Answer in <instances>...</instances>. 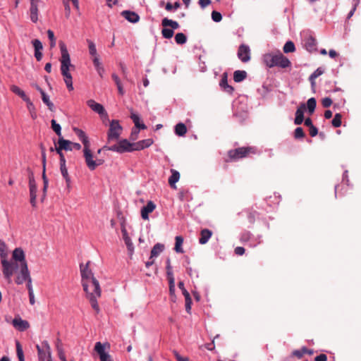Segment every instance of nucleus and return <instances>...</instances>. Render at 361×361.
I'll list each match as a JSON object with an SVG mask.
<instances>
[{"mask_svg":"<svg viewBox=\"0 0 361 361\" xmlns=\"http://www.w3.org/2000/svg\"><path fill=\"white\" fill-rule=\"evenodd\" d=\"M90 264V262H87L85 266L80 264L82 285L92 307L98 313L99 307L97 298L101 297V288L99 281L94 278L91 269H89Z\"/></svg>","mask_w":361,"mask_h":361,"instance_id":"obj_1","label":"nucleus"},{"mask_svg":"<svg viewBox=\"0 0 361 361\" xmlns=\"http://www.w3.org/2000/svg\"><path fill=\"white\" fill-rule=\"evenodd\" d=\"M263 61L264 64L269 68L278 66L282 68H286L290 66V61L289 59L283 56L280 51L277 54L269 53L263 56Z\"/></svg>","mask_w":361,"mask_h":361,"instance_id":"obj_2","label":"nucleus"},{"mask_svg":"<svg viewBox=\"0 0 361 361\" xmlns=\"http://www.w3.org/2000/svg\"><path fill=\"white\" fill-rule=\"evenodd\" d=\"M0 256L1 258L3 274L8 282H10L11 276L14 272L18 269H20L19 262L14 261L13 259L11 261H8L6 259V254L4 252V250L2 248H0Z\"/></svg>","mask_w":361,"mask_h":361,"instance_id":"obj_3","label":"nucleus"},{"mask_svg":"<svg viewBox=\"0 0 361 361\" xmlns=\"http://www.w3.org/2000/svg\"><path fill=\"white\" fill-rule=\"evenodd\" d=\"M257 149L254 147H242L233 149H230L228 152V161H235L240 159L246 158L251 154H255Z\"/></svg>","mask_w":361,"mask_h":361,"instance_id":"obj_4","label":"nucleus"},{"mask_svg":"<svg viewBox=\"0 0 361 361\" xmlns=\"http://www.w3.org/2000/svg\"><path fill=\"white\" fill-rule=\"evenodd\" d=\"M134 143L135 142L131 143L126 139H124V140L119 141L117 144H115L112 146H110V147L104 146L103 147V149L113 151V152H116L118 153H123L126 152H133V151L137 150L135 149V147L134 146Z\"/></svg>","mask_w":361,"mask_h":361,"instance_id":"obj_5","label":"nucleus"},{"mask_svg":"<svg viewBox=\"0 0 361 361\" xmlns=\"http://www.w3.org/2000/svg\"><path fill=\"white\" fill-rule=\"evenodd\" d=\"M83 156L85 164L90 171H94L97 166L104 162L102 159H94V156L90 149V147H83Z\"/></svg>","mask_w":361,"mask_h":361,"instance_id":"obj_6","label":"nucleus"},{"mask_svg":"<svg viewBox=\"0 0 361 361\" xmlns=\"http://www.w3.org/2000/svg\"><path fill=\"white\" fill-rule=\"evenodd\" d=\"M28 173V179H29V189H30V204L33 207H36L37 202V185L35 183L34 173L30 169H27Z\"/></svg>","mask_w":361,"mask_h":361,"instance_id":"obj_7","label":"nucleus"},{"mask_svg":"<svg viewBox=\"0 0 361 361\" xmlns=\"http://www.w3.org/2000/svg\"><path fill=\"white\" fill-rule=\"evenodd\" d=\"M12 259L19 262L20 272L28 269L24 251L20 247L16 248L12 253Z\"/></svg>","mask_w":361,"mask_h":361,"instance_id":"obj_8","label":"nucleus"},{"mask_svg":"<svg viewBox=\"0 0 361 361\" xmlns=\"http://www.w3.org/2000/svg\"><path fill=\"white\" fill-rule=\"evenodd\" d=\"M122 127L117 120H113L108 131V142L118 140L122 132Z\"/></svg>","mask_w":361,"mask_h":361,"instance_id":"obj_9","label":"nucleus"},{"mask_svg":"<svg viewBox=\"0 0 361 361\" xmlns=\"http://www.w3.org/2000/svg\"><path fill=\"white\" fill-rule=\"evenodd\" d=\"M72 142L68 140H65L63 137H59L58 140V147H56V151L60 157V163L66 162L65 157L62 152V150L71 151L73 148L71 147Z\"/></svg>","mask_w":361,"mask_h":361,"instance_id":"obj_10","label":"nucleus"},{"mask_svg":"<svg viewBox=\"0 0 361 361\" xmlns=\"http://www.w3.org/2000/svg\"><path fill=\"white\" fill-rule=\"evenodd\" d=\"M71 68H73V69L74 68V66L71 63L67 64V65H61V75L63 77V80L66 85L67 88L70 91L73 90V78H72V75L70 73V71Z\"/></svg>","mask_w":361,"mask_h":361,"instance_id":"obj_11","label":"nucleus"},{"mask_svg":"<svg viewBox=\"0 0 361 361\" xmlns=\"http://www.w3.org/2000/svg\"><path fill=\"white\" fill-rule=\"evenodd\" d=\"M42 348L37 345L36 348L38 353L39 361H51L50 346L47 341H43Z\"/></svg>","mask_w":361,"mask_h":361,"instance_id":"obj_12","label":"nucleus"},{"mask_svg":"<svg viewBox=\"0 0 361 361\" xmlns=\"http://www.w3.org/2000/svg\"><path fill=\"white\" fill-rule=\"evenodd\" d=\"M25 281H27V288L28 293L33 291L32 286V279L30 274L29 269L20 272V275L16 277V283L17 284H23Z\"/></svg>","mask_w":361,"mask_h":361,"instance_id":"obj_13","label":"nucleus"},{"mask_svg":"<svg viewBox=\"0 0 361 361\" xmlns=\"http://www.w3.org/2000/svg\"><path fill=\"white\" fill-rule=\"evenodd\" d=\"M94 350L99 355L100 361H114L111 356L105 352V346L100 342H97L94 345Z\"/></svg>","mask_w":361,"mask_h":361,"instance_id":"obj_14","label":"nucleus"},{"mask_svg":"<svg viewBox=\"0 0 361 361\" xmlns=\"http://www.w3.org/2000/svg\"><path fill=\"white\" fill-rule=\"evenodd\" d=\"M238 58L243 62H247L250 59V50L248 46L241 44L238 51Z\"/></svg>","mask_w":361,"mask_h":361,"instance_id":"obj_15","label":"nucleus"},{"mask_svg":"<svg viewBox=\"0 0 361 361\" xmlns=\"http://www.w3.org/2000/svg\"><path fill=\"white\" fill-rule=\"evenodd\" d=\"M40 0H30V18L32 23L38 20V4Z\"/></svg>","mask_w":361,"mask_h":361,"instance_id":"obj_16","label":"nucleus"},{"mask_svg":"<svg viewBox=\"0 0 361 361\" xmlns=\"http://www.w3.org/2000/svg\"><path fill=\"white\" fill-rule=\"evenodd\" d=\"M59 47L61 54V58L60 59L61 65L71 64L70 55L63 42L61 41L59 42Z\"/></svg>","mask_w":361,"mask_h":361,"instance_id":"obj_17","label":"nucleus"},{"mask_svg":"<svg viewBox=\"0 0 361 361\" xmlns=\"http://www.w3.org/2000/svg\"><path fill=\"white\" fill-rule=\"evenodd\" d=\"M87 104L92 111L97 112L99 115H103V114L106 115V113L105 111L104 106L102 104L96 102L94 100H93V99L88 100L87 102Z\"/></svg>","mask_w":361,"mask_h":361,"instance_id":"obj_18","label":"nucleus"},{"mask_svg":"<svg viewBox=\"0 0 361 361\" xmlns=\"http://www.w3.org/2000/svg\"><path fill=\"white\" fill-rule=\"evenodd\" d=\"M156 208V204L152 201H149L147 204L141 209V216L143 219L147 220L149 218V214L152 212Z\"/></svg>","mask_w":361,"mask_h":361,"instance_id":"obj_19","label":"nucleus"},{"mask_svg":"<svg viewBox=\"0 0 361 361\" xmlns=\"http://www.w3.org/2000/svg\"><path fill=\"white\" fill-rule=\"evenodd\" d=\"M306 109V106L305 104H301L300 106L297 109L295 112V118L294 120V123L295 125H300L304 120V111Z\"/></svg>","mask_w":361,"mask_h":361,"instance_id":"obj_20","label":"nucleus"},{"mask_svg":"<svg viewBox=\"0 0 361 361\" xmlns=\"http://www.w3.org/2000/svg\"><path fill=\"white\" fill-rule=\"evenodd\" d=\"M73 131L82 142L84 147H90V142L83 130L78 128H73Z\"/></svg>","mask_w":361,"mask_h":361,"instance_id":"obj_21","label":"nucleus"},{"mask_svg":"<svg viewBox=\"0 0 361 361\" xmlns=\"http://www.w3.org/2000/svg\"><path fill=\"white\" fill-rule=\"evenodd\" d=\"M33 47L35 48V56L37 59V61H39L42 59V53L41 51L43 49V46L42 42L39 39H34L32 42Z\"/></svg>","mask_w":361,"mask_h":361,"instance_id":"obj_22","label":"nucleus"},{"mask_svg":"<svg viewBox=\"0 0 361 361\" xmlns=\"http://www.w3.org/2000/svg\"><path fill=\"white\" fill-rule=\"evenodd\" d=\"M12 324L15 328L21 331L29 328V323L25 320H23L21 318H15Z\"/></svg>","mask_w":361,"mask_h":361,"instance_id":"obj_23","label":"nucleus"},{"mask_svg":"<svg viewBox=\"0 0 361 361\" xmlns=\"http://www.w3.org/2000/svg\"><path fill=\"white\" fill-rule=\"evenodd\" d=\"M121 16L123 18H125L127 20L133 23H137L140 20L139 16L136 13L130 11H122Z\"/></svg>","mask_w":361,"mask_h":361,"instance_id":"obj_24","label":"nucleus"},{"mask_svg":"<svg viewBox=\"0 0 361 361\" xmlns=\"http://www.w3.org/2000/svg\"><path fill=\"white\" fill-rule=\"evenodd\" d=\"M212 231L207 229V228H204L200 232V238L199 239V243L202 245H204L206 244L209 238L212 237Z\"/></svg>","mask_w":361,"mask_h":361,"instance_id":"obj_25","label":"nucleus"},{"mask_svg":"<svg viewBox=\"0 0 361 361\" xmlns=\"http://www.w3.org/2000/svg\"><path fill=\"white\" fill-rule=\"evenodd\" d=\"M171 176L169 178V184L172 188L176 189V183L180 179V173L174 169L171 170Z\"/></svg>","mask_w":361,"mask_h":361,"instance_id":"obj_26","label":"nucleus"},{"mask_svg":"<svg viewBox=\"0 0 361 361\" xmlns=\"http://www.w3.org/2000/svg\"><path fill=\"white\" fill-rule=\"evenodd\" d=\"M220 86L227 93L231 94L234 91V88L228 84L226 73L224 74L220 81Z\"/></svg>","mask_w":361,"mask_h":361,"instance_id":"obj_27","label":"nucleus"},{"mask_svg":"<svg viewBox=\"0 0 361 361\" xmlns=\"http://www.w3.org/2000/svg\"><path fill=\"white\" fill-rule=\"evenodd\" d=\"M316 39L313 37L309 36L305 39V47L308 51L312 52L316 50Z\"/></svg>","mask_w":361,"mask_h":361,"instance_id":"obj_28","label":"nucleus"},{"mask_svg":"<svg viewBox=\"0 0 361 361\" xmlns=\"http://www.w3.org/2000/svg\"><path fill=\"white\" fill-rule=\"evenodd\" d=\"M161 25L163 27H170L173 30L179 28L180 25L177 21L165 18L162 20Z\"/></svg>","mask_w":361,"mask_h":361,"instance_id":"obj_29","label":"nucleus"},{"mask_svg":"<svg viewBox=\"0 0 361 361\" xmlns=\"http://www.w3.org/2000/svg\"><path fill=\"white\" fill-rule=\"evenodd\" d=\"M10 90L12 92L19 96L23 100H27V96L23 90H22L19 87L15 85H12L10 87Z\"/></svg>","mask_w":361,"mask_h":361,"instance_id":"obj_30","label":"nucleus"},{"mask_svg":"<svg viewBox=\"0 0 361 361\" xmlns=\"http://www.w3.org/2000/svg\"><path fill=\"white\" fill-rule=\"evenodd\" d=\"M121 232L123 233V240L125 241V243H126L128 249L130 251H132L133 249V243L131 242V240H130V237L128 235L126 229V228L124 226H122Z\"/></svg>","mask_w":361,"mask_h":361,"instance_id":"obj_31","label":"nucleus"},{"mask_svg":"<svg viewBox=\"0 0 361 361\" xmlns=\"http://www.w3.org/2000/svg\"><path fill=\"white\" fill-rule=\"evenodd\" d=\"M130 118L135 124V127L137 128L145 129L146 128L145 125L140 122V118L138 114L132 112Z\"/></svg>","mask_w":361,"mask_h":361,"instance_id":"obj_32","label":"nucleus"},{"mask_svg":"<svg viewBox=\"0 0 361 361\" xmlns=\"http://www.w3.org/2000/svg\"><path fill=\"white\" fill-rule=\"evenodd\" d=\"M158 255V243L155 244L154 247H152V250L151 251V256L149 259V260L145 263L146 267H148L150 265H152L154 262V258L156 257Z\"/></svg>","mask_w":361,"mask_h":361,"instance_id":"obj_33","label":"nucleus"},{"mask_svg":"<svg viewBox=\"0 0 361 361\" xmlns=\"http://www.w3.org/2000/svg\"><path fill=\"white\" fill-rule=\"evenodd\" d=\"M111 78L114 81L115 84L116 85V87L118 88V91L120 95H123L124 94V89L123 87V85L121 83V81L118 76L116 73H113L111 75Z\"/></svg>","mask_w":361,"mask_h":361,"instance_id":"obj_34","label":"nucleus"},{"mask_svg":"<svg viewBox=\"0 0 361 361\" xmlns=\"http://www.w3.org/2000/svg\"><path fill=\"white\" fill-rule=\"evenodd\" d=\"M247 77V73L245 71H235L233 73V80L236 82H240Z\"/></svg>","mask_w":361,"mask_h":361,"instance_id":"obj_35","label":"nucleus"},{"mask_svg":"<svg viewBox=\"0 0 361 361\" xmlns=\"http://www.w3.org/2000/svg\"><path fill=\"white\" fill-rule=\"evenodd\" d=\"M60 170L63 177L65 178L67 185L69 186L71 178L68 173V169L66 166V162L60 163Z\"/></svg>","mask_w":361,"mask_h":361,"instance_id":"obj_36","label":"nucleus"},{"mask_svg":"<svg viewBox=\"0 0 361 361\" xmlns=\"http://www.w3.org/2000/svg\"><path fill=\"white\" fill-rule=\"evenodd\" d=\"M41 94L42 99L43 102L47 106L48 109L51 111H54V104L50 101L49 96L45 93L44 91H43Z\"/></svg>","mask_w":361,"mask_h":361,"instance_id":"obj_37","label":"nucleus"},{"mask_svg":"<svg viewBox=\"0 0 361 361\" xmlns=\"http://www.w3.org/2000/svg\"><path fill=\"white\" fill-rule=\"evenodd\" d=\"M187 133V128L183 123H179L175 126V133L178 136H183Z\"/></svg>","mask_w":361,"mask_h":361,"instance_id":"obj_38","label":"nucleus"},{"mask_svg":"<svg viewBox=\"0 0 361 361\" xmlns=\"http://www.w3.org/2000/svg\"><path fill=\"white\" fill-rule=\"evenodd\" d=\"M151 144H152L151 140L147 139V140H143L135 142L134 146L135 147L136 149L141 150L145 147L150 146Z\"/></svg>","mask_w":361,"mask_h":361,"instance_id":"obj_39","label":"nucleus"},{"mask_svg":"<svg viewBox=\"0 0 361 361\" xmlns=\"http://www.w3.org/2000/svg\"><path fill=\"white\" fill-rule=\"evenodd\" d=\"M183 243V238L180 235L176 237V243H175V247L174 250L176 252L178 253H183V250L182 248V245Z\"/></svg>","mask_w":361,"mask_h":361,"instance_id":"obj_40","label":"nucleus"},{"mask_svg":"<svg viewBox=\"0 0 361 361\" xmlns=\"http://www.w3.org/2000/svg\"><path fill=\"white\" fill-rule=\"evenodd\" d=\"M316 105H317V102H316L315 98L312 97L307 100V110L310 115L314 113L315 108H316Z\"/></svg>","mask_w":361,"mask_h":361,"instance_id":"obj_41","label":"nucleus"},{"mask_svg":"<svg viewBox=\"0 0 361 361\" xmlns=\"http://www.w3.org/2000/svg\"><path fill=\"white\" fill-rule=\"evenodd\" d=\"M51 125L52 130L56 133V134L60 137H61V128L59 124L56 123V121L54 119H52L51 121Z\"/></svg>","mask_w":361,"mask_h":361,"instance_id":"obj_42","label":"nucleus"},{"mask_svg":"<svg viewBox=\"0 0 361 361\" xmlns=\"http://www.w3.org/2000/svg\"><path fill=\"white\" fill-rule=\"evenodd\" d=\"M175 41L178 44H183L187 41V37L185 34L178 32L175 35Z\"/></svg>","mask_w":361,"mask_h":361,"instance_id":"obj_43","label":"nucleus"},{"mask_svg":"<svg viewBox=\"0 0 361 361\" xmlns=\"http://www.w3.org/2000/svg\"><path fill=\"white\" fill-rule=\"evenodd\" d=\"M167 262H168V265H167V274H168V279H169V285H171V286L175 287L174 278H173V274H172V271H171V268L170 267V261H169V259H168Z\"/></svg>","mask_w":361,"mask_h":361,"instance_id":"obj_44","label":"nucleus"},{"mask_svg":"<svg viewBox=\"0 0 361 361\" xmlns=\"http://www.w3.org/2000/svg\"><path fill=\"white\" fill-rule=\"evenodd\" d=\"M283 49L285 53H290L295 51V47L294 43L291 41L287 42L284 44Z\"/></svg>","mask_w":361,"mask_h":361,"instance_id":"obj_45","label":"nucleus"},{"mask_svg":"<svg viewBox=\"0 0 361 361\" xmlns=\"http://www.w3.org/2000/svg\"><path fill=\"white\" fill-rule=\"evenodd\" d=\"M173 33L174 32L171 27L168 28L167 27H164L161 30V34L166 39H171L173 37Z\"/></svg>","mask_w":361,"mask_h":361,"instance_id":"obj_46","label":"nucleus"},{"mask_svg":"<svg viewBox=\"0 0 361 361\" xmlns=\"http://www.w3.org/2000/svg\"><path fill=\"white\" fill-rule=\"evenodd\" d=\"M87 43H88L90 54L93 57L98 56L97 53L96 46H95L94 43L89 39H87Z\"/></svg>","mask_w":361,"mask_h":361,"instance_id":"obj_47","label":"nucleus"},{"mask_svg":"<svg viewBox=\"0 0 361 361\" xmlns=\"http://www.w3.org/2000/svg\"><path fill=\"white\" fill-rule=\"evenodd\" d=\"M341 118L342 116L341 114H336L332 121V126L335 128H338L341 126Z\"/></svg>","mask_w":361,"mask_h":361,"instance_id":"obj_48","label":"nucleus"},{"mask_svg":"<svg viewBox=\"0 0 361 361\" xmlns=\"http://www.w3.org/2000/svg\"><path fill=\"white\" fill-rule=\"evenodd\" d=\"M16 353L19 361H25L23 351L18 341L16 342Z\"/></svg>","mask_w":361,"mask_h":361,"instance_id":"obj_49","label":"nucleus"},{"mask_svg":"<svg viewBox=\"0 0 361 361\" xmlns=\"http://www.w3.org/2000/svg\"><path fill=\"white\" fill-rule=\"evenodd\" d=\"M47 36L49 39L50 40V47H54L56 46V38L54 37V33L52 30H47Z\"/></svg>","mask_w":361,"mask_h":361,"instance_id":"obj_50","label":"nucleus"},{"mask_svg":"<svg viewBox=\"0 0 361 361\" xmlns=\"http://www.w3.org/2000/svg\"><path fill=\"white\" fill-rule=\"evenodd\" d=\"M305 134L301 127H298L294 132V137L295 139H301L305 137Z\"/></svg>","mask_w":361,"mask_h":361,"instance_id":"obj_51","label":"nucleus"},{"mask_svg":"<svg viewBox=\"0 0 361 361\" xmlns=\"http://www.w3.org/2000/svg\"><path fill=\"white\" fill-rule=\"evenodd\" d=\"M212 20L214 21V22H220L222 19V16L221 14L218 12V11H213L212 12Z\"/></svg>","mask_w":361,"mask_h":361,"instance_id":"obj_52","label":"nucleus"},{"mask_svg":"<svg viewBox=\"0 0 361 361\" xmlns=\"http://www.w3.org/2000/svg\"><path fill=\"white\" fill-rule=\"evenodd\" d=\"M250 237H251V233L250 232H245V233H242L240 240L242 243H246V242L249 241V240L250 239Z\"/></svg>","mask_w":361,"mask_h":361,"instance_id":"obj_53","label":"nucleus"},{"mask_svg":"<svg viewBox=\"0 0 361 361\" xmlns=\"http://www.w3.org/2000/svg\"><path fill=\"white\" fill-rule=\"evenodd\" d=\"M324 73V70L322 68H318L310 76L311 79H316Z\"/></svg>","mask_w":361,"mask_h":361,"instance_id":"obj_54","label":"nucleus"},{"mask_svg":"<svg viewBox=\"0 0 361 361\" xmlns=\"http://www.w3.org/2000/svg\"><path fill=\"white\" fill-rule=\"evenodd\" d=\"M322 104L324 107H329L332 104V100L329 97H325L322 100Z\"/></svg>","mask_w":361,"mask_h":361,"instance_id":"obj_55","label":"nucleus"},{"mask_svg":"<svg viewBox=\"0 0 361 361\" xmlns=\"http://www.w3.org/2000/svg\"><path fill=\"white\" fill-rule=\"evenodd\" d=\"M23 101H25L27 103V109L29 110V111L30 113H32V111H34L35 110L33 103L31 102V100L30 99V98L28 97H27V100L24 99Z\"/></svg>","mask_w":361,"mask_h":361,"instance_id":"obj_56","label":"nucleus"},{"mask_svg":"<svg viewBox=\"0 0 361 361\" xmlns=\"http://www.w3.org/2000/svg\"><path fill=\"white\" fill-rule=\"evenodd\" d=\"M141 128H137L136 127H135L133 130H132V132H131V134H130V138L132 140H135L137 139V135H138V133H139V131Z\"/></svg>","mask_w":361,"mask_h":361,"instance_id":"obj_57","label":"nucleus"},{"mask_svg":"<svg viewBox=\"0 0 361 361\" xmlns=\"http://www.w3.org/2000/svg\"><path fill=\"white\" fill-rule=\"evenodd\" d=\"M185 310L187 312L190 313L191 310V305H192V299L191 298H188L187 299H185Z\"/></svg>","mask_w":361,"mask_h":361,"instance_id":"obj_58","label":"nucleus"},{"mask_svg":"<svg viewBox=\"0 0 361 361\" xmlns=\"http://www.w3.org/2000/svg\"><path fill=\"white\" fill-rule=\"evenodd\" d=\"M57 352L59 357L61 361H67L63 348H59V350H57Z\"/></svg>","mask_w":361,"mask_h":361,"instance_id":"obj_59","label":"nucleus"},{"mask_svg":"<svg viewBox=\"0 0 361 361\" xmlns=\"http://www.w3.org/2000/svg\"><path fill=\"white\" fill-rule=\"evenodd\" d=\"M309 132L311 137H314L318 133V130L314 126H312L309 128Z\"/></svg>","mask_w":361,"mask_h":361,"instance_id":"obj_60","label":"nucleus"},{"mask_svg":"<svg viewBox=\"0 0 361 361\" xmlns=\"http://www.w3.org/2000/svg\"><path fill=\"white\" fill-rule=\"evenodd\" d=\"M93 63L96 69L102 67L101 62L99 61V56H95L92 59Z\"/></svg>","mask_w":361,"mask_h":361,"instance_id":"obj_61","label":"nucleus"},{"mask_svg":"<svg viewBox=\"0 0 361 361\" xmlns=\"http://www.w3.org/2000/svg\"><path fill=\"white\" fill-rule=\"evenodd\" d=\"M234 252H235V254L237 255H243L245 253V250L243 247H236L235 248Z\"/></svg>","mask_w":361,"mask_h":361,"instance_id":"obj_62","label":"nucleus"},{"mask_svg":"<svg viewBox=\"0 0 361 361\" xmlns=\"http://www.w3.org/2000/svg\"><path fill=\"white\" fill-rule=\"evenodd\" d=\"M175 357L177 361H188L189 359L187 357H182L180 354H178L177 352H174Z\"/></svg>","mask_w":361,"mask_h":361,"instance_id":"obj_63","label":"nucleus"},{"mask_svg":"<svg viewBox=\"0 0 361 361\" xmlns=\"http://www.w3.org/2000/svg\"><path fill=\"white\" fill-rule=\"evenodd\" d=\"M315 361H326L327 357L325 354H320L315 357Z\"/></svg>","mask_w":361,"mask_h":361,"instance_id":"obj_64","label":"nucleus"}]
</instances>
